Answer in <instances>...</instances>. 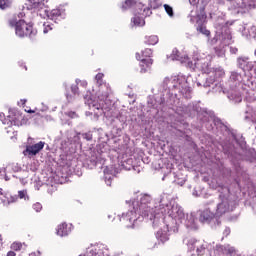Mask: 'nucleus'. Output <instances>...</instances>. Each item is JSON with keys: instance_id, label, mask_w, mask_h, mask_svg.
<instances>
[{"instance_id": "obj_1", "label": "nucleus", "mask_w": 256, "mask_h": 256, "mask_svg": "<svg viewBox=\"0 0 256 256\" xmlns=\"http://www.w3.org/2000/svg\"><path fill=\"white\" fill-rule=\"evenodd\" d=\"M15 34L17 37H29L30 39H35L37 30L33 28V25L27 24L25 20H19L15 28Z\"/></svg>"}, {"instance_id": "obj_2", "label": "nucleus", "mask_w": 256, "mask_h": 256, "mask_svg": "<svg viewBox=\"0 0 256 256\" xmlns=\"http://www.w3.org/2000/svg\"><path fill=\"white\" fill-rule=\"evenodd\" d=\"M135 213L141 215V217H149V215H153V206H151V197L143 196L140 199V202L134 206Z\"/></svg>"}, {"instance_id": "obj_3", "label": "nucleus", "mask_w": 256, "mask_h": 256, "mask_svg": "<svg viewBox=\"0 0 256 256\" xmlns=\"http://www.w3.org/2000/svg\"><path fill=\"white\" fill-rule=\"evenodd\" d=\"M105 77V74L98 73L95 76V80L97 82V85L99 86L98 90V99L100 101H103L109 97V91H111V88L107 85V83H103V78Z\"/></svg>"}, {"instance_id": "obj_4", "label": "nucleus", "mask_w": 256, "mask_h": 256, "mask_svg": "<svg viewBox=\"0 0 256 256\" xmlns=\"http://www.w3.org/2000/svg\"><path fill=\"white\" fill-rule=\"evenodd\" d=\"M205 19H207V14L205 13V6H203L200 8V14H197L196 31H198V33H202V35H205L206 37H209L211 35V31L207 29V26H205Z\"/></svg>"}, {"instance_id": "obj_5", "label": "nucleus", "mask_w": 256, "mask_h": 256, "mask_svg": "<svg viewBox=\"0 0 256 256\" xmlns=\"http://www.w3.org/2000/svg\"><path fill=\"white\" fill-rule=\"evenodd\" d=\"M221 202L218 203L215 211L216 217H223L225 213H229L231 211V204L229 202V198L225 196H220Z\"/></svg>"}, {"instance_id": "obj_6", "label": "nucleus", "mask_w": 256, "mask_h": 256, "mask_svg": "<svg viewBox=\"0 0 256 256\" xmlns=\"http://www.w3.org/2000/svg\"><path fill=\"white\" fill-rule=\"evenodd\" d=\"M43 147H45V142L40 141L32 146H27L23 151L24 155H37L39 151H42Z\"/></svg>"}, {"instance_id": "obj_7", "label": "nucleus", "mask_w": 256, "mask_h": 256, "mask_svg": "<svg viewBox=\"0 0 256 256\" xmlns=\"http://www.w3.org/2000/svg\"><path fill=\"white\" fill-rule=\"evenodd\" d=\"M171 59L173 61H180V63H189V56L184 52H180L177 48L173 49Z\"/></svg>"}, {"instance_id": "obj_8", "label": "nucleus", "mask_w": 256, "mask_h": 256, "mask_svg": "<svg viewBox=\"0 0 256 256\" xmlns=\"http://www.w3.org/2000/svg\"><path fill=\"white\" fill-rule=\"evenodd\" d=\"M71 231H73V225L65 222L61 223L57 227V235H59V237H67Z\"/></svg>"}, {"instance_id": "obj_9", "label": "nucleus", "mask_w": 256, "mask_h": 256, "mask_svg": "<svg viewBox=\"0 0 256 256\" xmlns=\"http://www.w3.org/2000/svg\"><path fill=\"white\" fill-rule=\"evenodd\" d=\"M168 215L172 219H175V221H179L181 218L184 217L183 210L179 208V206L173 205L171 209L168 210Z\"/></svg>"}, {"instance_id": "obj_10", "label": "nucleus", "mask_w": 256, "mask_h": 256, "mask_svg": "<svg viewBox=\"0 0 256 256\" xmlns=\"http://www.w3.org/2000/svg\"><path fill=\"white\" fill-rule=\"evenodd\" d=\"M139 65H140V73H149V71H151V67H153V59L143 58L142 60H140Z\"/></svg>"}, {"instance_id": "obj_11", "label": "nucleus", "mask_w": 256, "mask_h": 256, "mask_svg": "<svg viewBox=\"0 0 256 256\" xmlns=\"http://www.w3.org/2000/svg\"><path fill=\"white\" fill-rule=\"evenodd\" d=\"M228 9L233 11L236 15L241 13V9H243V4L239 3V0H229L228 1Z\"/></svg>"}, {"instance_id": "obj_12", "label": "nucleus", "mask_w": 256, "mask_h": 256, "mask_svg": "<svg viewBox=\"0 0 256 256\" xmlns=\"http://www.w3.org/2000/svg\"><path fill=\"white\" fill-rule=\"evenodd\" d=\"M137 15H140L143 19L144 17H151V6L145 7L142 3H138V9H136Z\"/></svg>"}, {"instance_id": "obj_13", "label": "nucleus", "mask_w": 256, "mask_h": 256, "mask_svg": "<svg viewBox=\"0 0 256 256\" xmlns=\"http://www.w3.org/2000/svg\"><path fill=\"white\" fill-rule=\"evenodd\" d=\"M48 19L54 21V23H59L63 19V13L60 9H53L48 13Z\"/></svg>"}, {"instance_id": "obj_14", "label": "nucleus", "mask_w": 256, "mask_h": 256, "mask_svg": "<svg viewBox=\"0 0 256 256\" xmlns=\"http://www.w3.org/2000/svg\"><path fill=\"white\" fill-rule=\"evenodd\" d=\"M153 56V50L151 48H146L141 53L137 52L136 53V59L137 61H141L142 59H151Z\"/></svg>"}, {"instance_id": "obj_15", "label": "nucleus", "mask_w": 256, "mask_h": 256, "mask_svg": "<svg viewBox=\"0 0 256 256\" xmlns=\"http://www.w3.org/2000/svg\"><path fill=\"white\" fill-rule=\"evenodd\" d=\"M174 82L177 83V84H174V89H178V91H181V93H183V89H185L186 91H189V89L187 88V82L185 81V79L176 77L174 79Z\"/></svg>"}, {"instance_id": "obj_16", "label": "nucleus", "mask_w": 256, "mask_h": 256, "mask_svg": "<svg viewBox=\"0 0 256 256\" xmlns=\"http://www.w3.org/2000/svg\"><path fill=\"white\" fill-rule=\"evenodd\" d=\"M214 217H217L215 213L211 212V210L209 209H206L201 212L200 221L202 223H205V221H211V219H213Z\"/></svg>"}, {"instance_id": "obj_17", "label": "nucleus", "mask_w": 256, "mask_h": 256, "mask_svg": "<svg viewBox=\"0 0 256 256\" xmlns=\"http://www.w3.org/2000/svg\"><path fill=\"white\" fill-rule=\"evenodd\" d=\"M0 199L2 202L7 203H15L17 201V196H11L10 194H3V189H0Z\"/></svg>"}, {"instance_id": "obj_18", "label": "nucleus", "mask_w": 256, "mask_h": 256, "mask_svg": "<svg viewBox=\"0 0 256 256\" xmlns=\"http://www.w3.org/2000/svg\"><path fill=\"white\" fill-rule=\"evenodd\" d=\"M138 5L139 3H137L136 0H125L120 7L122 11H127V9H133V7H136V9H138Z\"/></svg>"}, {"instance_id": "obj_19", "label": "nucleus", "mask_w": 256, "mask_h": 256, "mask_svg": "<svg viewBox=\"0 0 256 256\" xmlns=\"http://www.w3.org/2000/svg\"><path fill=\"white\" fill-rule=\"evenodd\" d=\"M29 8L28 9H43L45 5V0H27Z\"/></svg>"}, {"instance_id": "obj_20", "label": "nucleus", "mask_w": 256, "mask_h": 256, "mask_svg": "<svg viewBox=\"0 0 256 256\" xmlns=\"http://www.w3.org/2000/svg\"><path fill=\"white\" fill-rule=\"evenodd\" d=\"M88 107L92 109V111H100V109L103 111V105L92 99L88 100Z\"/></svg>"}, {"instance_id": "obj_21", "label": "nucleus", "mask_w": 256, "mask_h": 256, "mask_svg": "<svg viewBox=\"0 0 256 256\" xmlns=\"http://www.w3.org/2000/svg\"><path fill=\"white\" fill-rule=\"evenodd\" d=\"M132 23L136 26V27H143V25H145V19H143L141 17V15L137 14V12L135 13V16L132 18Z\"/></svg>"}, {"instance_id": "obj_22", "label": "nucleus", "mask_w": 256, "mask_h": 256, "mask_svg": "<svg viewBox=\"0 0 256 256\" xmlns=\"http://www.w3.org/2000/svg\"><path fill=\"white\" fill-rule=\"evenodd\" d=\"M144 43L146 45H157L159 43V37L157 35L146 36Z\"/></svg>"}, {"instance_id": "obj_23", "label": "nucleus", "mask_w": 256, "mask_h": 256, "mask_svg": "<svg viewBox=\"0 0 256 256\" xmlns=\"http://www.w3.org/2000/svg\"><path fill=\"white\" fill-rule=\"evenodd\" d=\"M156 237L158 241H161V243H167V241H169V235L166 232H163L162 230H159L157 232Z\"/></svg>"}, {"instance_id": "obj_24", "label": "nucleus", "mask_w": 256, "mask_h": 256, "mask_svg": "<svg viewBox=\"0 0 256 256\" xmlns=\"http://www.w3.org/2000/svg\"><path fill=\"white\" fill-rule=\"evenodd\" d=\"M242 6L244 9H255L256 0H242Z\"/></svg>"}, {"instance_id": "obj_25", "label": "nucleus", "mask_w": 256, "mask_h": 256, "mask_svg": "<svg viewBox=\"0 0 256 256\" xmlns=\"http://www.w3.org/2000/svg\"><path fill=\"white\" fill-rule=\"evenodd\" d=\"M163 2L161 0H152L150 1V9H159L162 7Z\"/></svg>"}, {"instance_id": "obj_26", "label": "nucleus", "mask_w": 256, "mask_h": 256, "mask_svg": "<svg viewBox=\"0 0 256 256\" xmlns=\"http://www.w3.org/2000/svg\"><path fill=\"white\" fill-rule=\"evenodd\" d=\"M164 9L169 17L175 16V13L173 12V7L169 6L168 4H164Z\"/></svg>"}, {"instance_id": "obj_27", "label": "nucleus", "mask_w": 256, "mask_h": 256, "mask_svg": "<svg viewBox=\"0 0 256 256\" xmlns=\"http://www.w3.org/2000/svg\"><path fill=\"white\" fill-rule=\"evenodd\" d=\"M49 31H53V25L49 22H44L43 33H49Z\"/></svg>"}, {"instance_id": "obj_28", "label": "nucleus", "mask_w": 256, "mask_h": 256, "mask_svg": "<svg viewBox=\"0 0 256 256\" xmlns=\"http://www.w3.org/2000/svg\"><path fill=\"white\" fill-rule=\"evenodd\" d=\"M131 215H133L132 211L128 212L127 214H123L122 221H129L130 223L135 221V219H133Z\"/></svg>"}, {"instance_id": "obj_29", "label": "nucleus", "mask_w": 256, "mask_h": 256, "mask_svg": "<svg viewBox=\"0 0 256 256\" xmlns=\"http://www.w3.org/2000/svg\"><path fill=\"white\" fill-rule=\"evenodd\" d=\"M7 7H11V1L0 0V9H7Z\"/></svg>"}, {"instance_id": "obj_30", "label": "nucleus", "mask_w": 256, "mask_h": 256, "mask_svg": "<svg viewBox=\"0 0 256 256\" xmlns=\"http://www.w3.org/2000/svg\"><path fill=\"white\" fill-rule=\"evenodd\" d=\"M23 247V244H21L20 242H14L11 245V249H13V251H21Z\"/></svg>"}, {"instance_id": "obj_31", "label": "nucleus", "mask_w": 256, "mask_h": 256, "mask_svg": "<svg viewBox=\"0 0 256 256\" xmlns=\"http://www.w3.org/2000/svg\"><path fill=\"white\" fill-rule=\"evenodd\" d=\"M32 209L36 211V213H41L43 205H41V203L39 202H36L35 204H33Z\"/></svg>"}, {"instance_id": "obj_32", "label": "nucleus", "mask_w": 256, "mask_h": 256, "mask_svg": "<svg viewBox=\"0 0 256 256\" xmlns=\"http://www.w3.org/2000/svg\"><path fill=\"white\" fill-rule=\"evenodd\" d=\"M197 243V241L195 239H190L187 243L188 247L192 250L195 251L196 246L195 244Z\"/></svg>"}, {"instance_id": "obj_33", "label": "nucleus", "mask_w": 256, "mask_h": 256, "mask_svg": "<svg viewBox=\"0 0 256 256\" xmlns=\"http://www.w3.org/2000/svg\"><path fill=\"white\" fill-rule=\"evenodd\" d=\"M17 19L16 18H12L8 20V25L9 27H15V29H17Z\"/></svg>"}, {"instance_id": "obj_34", "label": "nucleus", "mask_w": 256, "mask_h": 256, "mask_svg": "<svg viewBox=\"0 0 256 256\" xmlns=\"http://www.w3.org/2000/svg\"><path fill=\"white\" fill-rule=\"evenodd\" d=\"M67 117H70V119H75V117H77V113L70 111L66 113Z\"/></svg>"}, {"instance_id": "obj_35", "label": "nucleus", "mask_w": 256, "mask_h": 256, "mask_svg": "<svg viewBox=\"0 0 256 256\" xmlns=\"http://www.w3.org/2000/svg\"><path fill=\"white\" fill-rule=\"evenodd\" d=\"M25 195H27V191H25V190L18 192L19 199H25Z\"/></svg>"}, {"instance_id": "obj_36", "label": "nucleus", "mask_w": 256, "mask_h": 256, "mask_svg": "<svg viewBox=\"0 0 256 256\" xmlns=\"http://www.w3.org/2000/svg\"><path fill=\"white\" fill-rule=\"evenodd\" d=\"M197 253H198V255H204L205 254V248L204 247H201L200 249L197 248Z\"/></svg>"}, {"instance_id": "obj_37", "label": "nucleus", "mask_w": 256, "mask_h": 256, "mask_svg": "<svg viewBox=\"0 0 256 256\" xmlns=\"http://www.w3.org/2000/svg\"><path fill=\"white\" fill-rule=\"evenodd\" d=\"M190 5H199V0H189Z\"/></svg>"}, {"instance_id": "obj_38", "label": "nucleus", "mask_w": 256, "mask_h": 256, "mask_svg": "<svg viewBox=\"0 0 256 256\" xmlns=\"http://www.w3.org/2000/svg\"><path fill=\"white\" fill-rule=\"evenodd\" d=\"M7 256H17V254L15 252H13V251H9L7 253Z\"/></svg>"}, {"instance_id": "obj_39", "label": "nucleus", "mask_w": 256, "mask_h": 256, "mask_svg": "<svg viewBox=\"0 0 256 256\" xmlns=\"http://www.w3.org/2000/svg\"><path fill=\"white\" fill-rule=\"evenodd\" d=\"M251 32H252L254 35H256V26H252V27H251Z\"/></svg>"}, {"instance_id": "obj_40", "label": "nucleus", "mask_w": 256, "mask_h": 256, "mask_svg": "<svg viewBox=\"0 0 256 256\" xmlns=\"http://www.w3.org/2000/svg\"><path fill=\"white\" fill-rule=\"evenodd\" d=\"M27 111V113H35V111H33V110H26Z\"/></svg>"}, {"instance_id": "obj_41", "label": "nucleus", "mask_w": 256, "mask_h": 256, "mask_svg": "<svg viewBox=\"0 0 256 256\" xmlns=\"http://www.w3.org/2000/svg\"><path fill=\"white\" fill-rule=\"evenodd\" d=\"M221 73V75H225V72H220Z\"/></svg>"}, {"instance_id": "obj_42", "label": "nucleus", "mask_w": 256, "mask_h": 256, "mask_svg": "<svg viewBox=\"0 0 256 256\" xmlns=\"http://www.w3.org/2000/svg\"><path fill=\"white\" fill-rule=\"evenodd\" d=\"M255 55H256V51H255Z\"/></svg>"}]
</instances>
